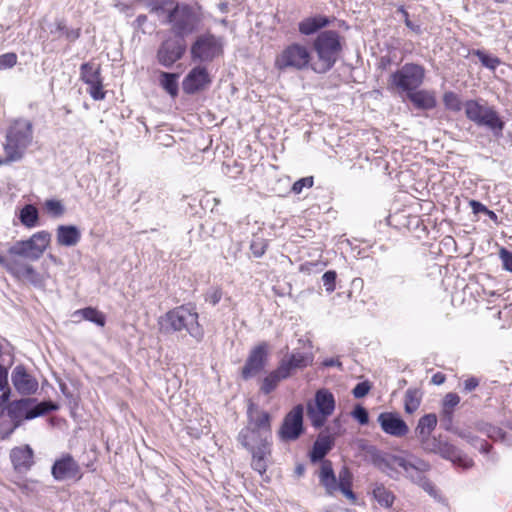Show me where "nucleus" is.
Returning <instances> with one entry per match:
<instances>
[{
    "label": "nucleus",
    "instance_id": "obj_17",
    "mask_svg": "<svg viewBox=\"0 0 512 512\" xmlns=\"http://www.w3.org/2000/svg\"><path fill=\"white\" fill-rule=\"evenodd\" d=\"M32 400L21 399L14 401L8 406V415L15 421L22 419H33L45 413L46 408L43 404L36 405L31 408Z\"/></svg>",
    "mask_w": 512,
    "mask_h": 512
},
{
    "label": "nucleus",
    "instance_id": "obj_29",
    "mask_svg": "<svg viewBox=\"0 0 512 512\" xmlns=\"http://www.w3.org/2000/svg\"><path fill=\"white\" fill-rule=\"evenodd\" d=\"M303 432V408L301 405L290 411V441L297 439Z\"/></svg>",
    "mask_w": 512,
    "mask_h": 512
},
{
    "label": "nucleus",
    "instance_id": "obj_2",
    "mask_svg": "<svg viewBox=\"0 0 512 512\" xmlns=\"http://www.w3.org/2000/svg\"><path fill=\"white\" fill-rule=\"evenodd\" d=\"M372 461L379 470L393 479H397L398 468H401L413 483L419 485L431 497L438 498L437 489L425 476V473L430 470V464L427 461L414 455L402 457L392 454L383 455L378 452L373 455Z\"/></svg>",
    "mask_w": 512,
    "mask_h": 512
},
{
    "label": "nucleus",
    "instance_id": "obj_41",
    "mask_svg": "<svg viewBox=\"0 0 512 512\" xmlns=\"http://www.w3.org/2000/svg\"><path fill=\"white\" fill-rule=\"evenodd\" d=\"M443 102L445 107L451 111L457 112L462 109L460 97L454 92H446L443 96Z\"/></svg>",
    "mask_w": 512,
    "mask_h": 512
},
{
    "label": "nucleus",
    "instance_id": "obj_44",
    "mask_svg": "<svg viewBox=\"0 0 512 512\" xmlns=\"http://www.w3.org/2000/svg\"><path fill=\"white\" fill-rule=\"evenodd\" d=\"M17 63L15 53H6L0 56V70L12 68Z\"/></svg>",
    "mask_w": 512,
    "mask_h": 512
},
{
    "label": "nucleus",
    "instance_id": "obj_19",
    "mask_svg": "<svg viewBox=\"0 0 512 512\" xmlns=\"http://www.w3.org/2000/svg\"><path fill=\"white\" fill-rule=\"evenodd\" d=\"M418 439L425 452L439 454L441 457L452 461L456 460L457 451L453 445L442 441L440 438L431 436V434H428L426 437L422 436Z\"/></svg>",
    "mask_w": 512,
    "mask_h": 512
},
{
    "label": "nucleus",
    "instance_id": "obj_11",
    "mask_svg": "<svg viewBox=\"0 0 512 512\" xmlns=\"http://www.w3.org/2000/svg\"><path fill=\"white\" fill-rule=\"evenodd\" d=\"M335 410V398L327 389H320L315 394V405L309 404L307 416L315 428H321Z\"/></svg>",
    "mask_w": 512,
    "mask_h": 512
},
{
    "label": "nucleus",
    "instance_id": "obj_35",
    "mask_svg": "<svg viewBox=\"0 0 512 512\" xmlns=\"http://www.w3.org/2000/svg\"><path fill=\"white\" fill-rule=\"evenodd\" d=\"M373 496L375 500L385 508H390L395 500L394 494L381 484L374 487Z\"/></svg>",
    "mask_w": 512,
    "mask_h": 512
},
{
    "label": "nucleus",
    "instance_id": "obj_45",
    "mask_svg": "<svg viewBox=\"0 0 512 512\" xmlns=\"http://www.w3.org/2000/svg\"><path fill=\"white\" fill-rule=\"evenodd\" d=\"M313 182L314 181H313L312 176L301 178L293 184L292 191L296 194H300L302 192L303 188L312 187Z\"/></svg>",
    "mask_w": 512,
    "mask_h": 512
},
{
    "label": "nucleus",
    "instance_id": "obj_55",
    "mask_svg": "<svg viewBox=\"0 0 512 512\" xmlns=\"http://www.w3.org/2000/svg\"><path fill=\"white\" fill-rule=\"evenodd\" d=\"M279 435L281 439L287 440L288 439V414H286L283 418L282 426L279 431Z\"/></svg>",
    "mask_w": 512,
    "mask_h": 512
},
{
    "label": "nucleus",
    "instance_id": "obj_60",
    "mask_svg": "<svg viewBox=\"0 0 512 512\" xmlns=\"http://www.w3.org/2000/svg\"><path fill=\"white\" fill-rule=\"evenodd\" d=\"M485 214H486V215H487V216H488L492 221L497 222L498 217H497V215H496L493 211H491V210H489V209H488V210H487V212H486Z\"/></svg>",
    "mask_w": 512,
    "mask_h": 512
},
{
    "label": "nucleus",
    "instance_id": "obj_40",
    "mask_svg": "<svg viewBox=\"0 0 512 512\" xmlns=\"http://www.w3.org/2000/svg\"><path fill=\"white\" fill-rule=\"evenodd\" d=\"M0 391L2 392V395L0 396L1 402H7L9 400L11 390L8 384V371L2 365H0Z\"/></svg>",
    "mask_w": 512,
    "mask_h": 512
},
{
    "label": "nucleus",
    "instance_id": "obj_30",
    "mask_svg": "<svg viewBox=\"0 0 512 512\" xmlns=\"http://www.w3.org/2000/svg\"><path fill=\"white\" fill-rule=\"evenodd\" d=\"M330 22L331 19L327 16L317 15L309 17L300 23L299 32H317L319 29L328 26Z\"/></svg>",
    "mask_w": 512,
    "mask_h": 512
},
{
    "label": "nucleus",
    "instance_id": "obj_16",
    "mask_svg": "<svg viewBox=\"0 0 512 512\" xmlns=\"http://www.w3.org/2000/svg\"><path fill=\"white\" fill-rule=\"evenodd\" d=\"M81 79L89 86L88 92L94 100H102L105 97L100 67L94 63H84L81 66Z\"/></svg>",
    "mask_w": 512,
    "mask_h": 512
},
{
    "label": "nucleus",
    "instance_id": "obj_33",
    "mask_svg": "<svg viewBox=\"0 0 512 512\" xmlns=\"http://www.w3.org/2000/svg\"><path fill=\"white\" fill-rule=\"evenodd\" d=\"M437 425V417L435 414H426L419 419L416 427L417 437H426L431 434Z\"/></svg>",
    "mask_w": 512,
    "mask_h": 512
},
{
    "label": "nucleus",
    "instance_id": "obj_58",
    "mask_svg": "<svg viewBox=\"0 0 512 512\" xmlns=\"http://www.w3.org/2000/svg\"><path fill=\"white\" fill-rule=\"evenodd\" d=\"M278 63L281 68H285L288 66V56L286 55V51L283 52L281 58L278 60Z\"/></svg>",
    "mask_w": 512,
    "mask_h": 512
},
{
    "label": "nucleus",
    "instance_id": "obj_1",
    "mask_svg": "<svg viewBox=\"0 0 512 512\" xmlns=\"http://www.w3.org/2000/svg\"><path fill=\"white\" fill-rule=\"evenodd\" d=\"M247 416V426L240 431L238 441L251 453L252 468L263 475L271 455L269 415L260 411L253 402L249 401Z\"/></svg>",
    "mask_w": 512,
    "mask_h": 512
},
{
    "label": "nucleus",
    "instance_id": "obj_64",
    "mask_svg": "<svg viewBox=\"0 0 512 512\" xmlns=\"http://www.w3.org/2000/svg\"><path fill=\"white\" fill-rule=\"evenodd\" d=\"M493 1H494V2H496V3H505V2H507L508 0H493Z\"/></svg>",
    "mask_w": 512,
    "mask_h": 512
},
{
    "label": "nucleus",
    "instance_id": "obj_12",
    "mask_svg": "<svg viewBox=\"0 0 512 512\" xmlns=\"http://www.w3.org/2000/svg\"><path fill=\"white\" fill-rule=\"evenodd\" d=\"M424 71L419 65L406 64L390 77L391 84L401 91L412 92L423 81Z\"/></svg>",
    "mask_w": 512,
    "mask_h": 512
},
{
    "label": "nucleus",
    "instance_id": "obj_47",
    "mask_svg": "<svg viewBox=\"0 0 512 512\" xmlns=\"http://www.w3.org/2000/svg\"><path fill=\"white\" fill-rule=\"evenodd\" d=\"M47 211L54 216H60L64 213V207L58 200H47L45 203Z\"/></svg>",
    "mask_w": 512,
    "mask_h": 512
},
{
    "label": "nucleus",
    "instance_id": "obj_20",
    "mask_svg": "<svg viewBox=\"0 0 512 512\" xmlns=\"http://www.w3.org/2000/svg\"><path fill=\"white\" fill-rule=\"evenodd\" d=\"M11 380L15 389L22 395L34 394L38 389L37 380L21 365L12 371Z\"/></svg>",
    "mask_w": 512,
    "mask_h": 512
},
{
    "label": "nucleus",
    "instance_id": "obj_54",
    "mask_svg": "<svg viewBox=\"0 0 512 512\" xmlns=\"http://www.w3.org/2000/svg\"><path fill=\"white\" fill-rule=\"evenodd\" d=\"M469 205L473 211L474 214H478V213H486L488 208L483 205L482 203L476 201V200H471L469 202Z\"/></svg>",
    "mask_w": 512,
    "mask_h": 512
},
{
    "label": "nucleus",
    "instance_id": "obj_25",
    "mask_svg": "<svg viewBox=\"0 0 512 512\" xmlns=\"http://www.w3.org/2000/svg\"><path fill=\"white\" fill-rule=\"evenodd\" d=\"M57 242L61 246H75L81 238V233L76 226L60 225L57 228Z\"/></svg>",
    "mask_w": 512,
    "mask_h": 512
},
{
    "label": "nucleus",
    "instance_id": "obj_56",
    "mask_svg": "<svg viewBox=\"0 0 512 512\" xmlns=\"http://www.w3.org/2000/svg\"><path fill=\"white\" fill-rule=\"evenodd\" d=\"M478 385L479 381L474 377H471L464 381V389L467 392L473 391Z\"/></svg>",
    "mask_w": 512,
    "mask_h": 512
},
{
    "label": "nucleus",
    "instance_id": "obj_32",
    "mask_svg": "<svg viewBox=\"0 0 512 512\" xmlns=\"http://www.w3.org/2000/svg\"><path fill=\"white\" fill-rule=\"evenodd\" d=\"M21 223L27 228H34L38 225L39 214L35 206L31 204L25 205L19 214Z\"/></svg>",
    "mask_w": 512,
    "mask_h": 512
},
{
    "label": "nucleus",
    "instance_id": "obj_42",
    "mask_svg": "<svg viewBox=\"0 0 512 512\" xmlns=\"http://www.w3.org/2000/svg\"><path fill=\"white\" fill-rule=\"evenodd\" d=\"M266 247L267 244L265 239L255 235L250 244V250L254 257H261L265 253Z\"/></svg>",
    "mask_w": 512,
    "mask_h": 512
},
{
    "label": "nucleus",
    "instance_id": "obj_57",
    "mask_svg": "<svg viewBox=\"0 0 512 512\" xmlns=\"http://www.w3.org/2000/svg\"><path fill=\"white\" fill-rule=\"evenodd\" d=\"M323 365L325 367H334V366H336V367L341 368L342 363L338 359L330 358V359H325L323 361Z\"/></svg>",
    "mask_w": 512,
    "mask_h": 512
},
{
    "label": "nucleus",
    "instance_id": "obj_31",
    "mask_svg": "<svg viewBox=\"0 0 512 512\" xmlns=\"http://www.w3.org/2000/svg\"><path fill=\"white\" fill-rule=\"evenodd\" d=\"M287 375L288 368L281 366V368H279L277 371H274L265 377L261 386V390L266 394L270 393L276 388L279 381L282 378H286Z\"/></svg>",
    "mask_w": 512,
    "mask_h": 512
},
{
    "label": "nucleus",
    "instance_id": "obj_7",
    "mask_svg": "<svg viewBox=\"0 0 512 512\" xmlns=\"http://www.w3.org/2000/svg\"><path fill=\"white\" fill-rule=\"evenodd\" d=\"M31 142V122L24 119L14 121L6 136V144L4 146L6 153L5 162L20 160Z\"/></svg>",
    "mask_w": 512,
    "mask_h": 512
},
{
    "label": "nucleus",
    "instance_id": "obj_9",
    "mask_svg": "<svg viewBox=\"0 0 512 512\" xmlns=\"http://www.w3.org/2000/svg\"><path fill=\"white\" fill-rule=\"evenodd\" d=\"M161 6L162 8L157 13L167 14V21L178 29L192 30L200 20L198 8H192L188 5H174L172 0L163 3Z\"/></svg>",
    "mask_w": 512,
    "mask_h": 512
},
{
    "label": "nucleus",
    "instance_id": "obj_23",
    "mask_svg": "<svg viewBox=\"0 0 512 512\" xmlns=\"http://www.w3.org/2000/svg\"><path fill=\"white\" fill-rule=\"evenodd\" d=\"M334 445L333 436L329 430H323L314 442L312 451L310 453L311 461H323L325 455L332 449Z\"/></svg>",
    "mask_w": 512,
    "mask_h": 512
},
{
    "label": "nucleus",
    "instance_id": "obj_36",
    "mask_svg": "<svg viewBox=\"0 0 512 512\" xmlns=\"http://www.w3.org/2000/svg\"><path fill=\"white\" fill-rule=\"evenodd\" d=\"M74 315H80L83 319L93 322L101 327L105 325V315L102 312L91 307L77 310L74 313Z\"/></svg>",
    "mask_w": 512,
    "mask_h": 512
},
{
    "label": "nucleus",
    "instance_id": "obj_15",
    "mask_svg": "<svg viewBox=\"0 0 512 512\" xmlns=\"http://www.w3.org/2000/svg\"><path fill=\"white\" fill-rule=\"evenodd\" d=\"M313 361L314 353L311 340L307 336L300 337L290 353V370L303 369L312 365Z\"/></svg>",
    "mask_w": 512,
    "mask_h": 512
},
{
    "label": "nucleus",
    "instance_id": "obj_3",
    "mask_svg": "<svg viewBox=\"0 0 512 512\" xmlns=\"http://www.w3.org/2000/svg\"><path fill=\"white\" fill-rule=\"evenodd\" d=\"M36 260L22 240L9 247L6 254H0V265L14 278L35 287H42L44 286L43 276L28 262Z\"/></svg>",
    "mask_w": 512,
    "mask_h": 512
},
{
    "label": "nucleus",
    "instance_id": "obj_27",
    "mask_svg": "<svg viewBox=\"0 0 512 512\" xmlns=\"http://www.w3.org/2000/svg\"><path fill=\"white\" fill-rule=\"evenodd\" d=\"M314 57L310 56L306 47L300 45L290 46V66L298 69L310 67Z\"/></svg>",
    "mask_w": 512,
    "mask_h": 512
},
{
    "label": "nucleus",
    "instance_id": "obj_14",
    "mask_svg": "<svg viewBox=\"0 0 512 512\" xmlns=\"http://www.w3.org/2000/svg\"><path fill=\"white\" fill-rule=\"evenodd\" d=\"M268 350L269 346L266 342H261L251 349L241 371L243 379L247 380L254 377L264 368L267 361Z\"/></svg>",
    "mask_w": 512,
    "mask_h": 512
},
{
    "label": "nucleus",
    "instance_id": "obj_46",
    "mask_svg": "<svg viewBox=\"0 0 512 512\" xmlns=\"http://www.w3.org/2000/svg\"><path fill=\"white\" fill-rule=\"evenodd\" d=\"M352 416L355 418L361 425H366L369 421L368 412L367 410L361 406L357 405L355 406L354 410L352 411Z\"/></svg>",
    "mask_w": 512,
    "mask_h": 512
},
{
    "label": "nucleus",
    "instance_id": "obj_63",
    "mask_svg": "<svg viewBox=\"0 0 512 512\" xmlns=\"http://www.w3.org/2000/svg\"><path fill=\"white\" fill-rule=\"evenodd\" d=\"M145 20H146V17H145V16H139V17L137 18V21H138L139 23H141V22H143V21H145Z\"/></svg>",
    "mask_w": 512,
    "mask_h": 512
},
{
    "label": "nucleus",
    "instance_id": "obj_37",
    "mask_svg": "<svg viewBox=\"0 0 512 512\" xmlns=\"http://www.w3.org/2000/svg\"><path fill=\"white\" fill-rule=\"evenodd\" d=\"M177 74L163 72L161 74V83L163 88L172 96H175L178 91Z\"/></svg>",
    "mask_w": 512,
    "mask_h": 512
},
{
    "label": "nucleus",
    "instance_id": "obj_62",
    "mask_svg": "<svg viewBox=\"0 0 512 512\" xmlns=\"http://www.w3.org/2000/svg\"><path fill=\"white\" fill-rule=\"evenodd\" d=\"M219 7H220V10H221L222 12H224V11H226V9H227V4H226V3H221Z\"/></svg>",
    "mask_w": 512,
    "mask_h": 512
},
{
    "label": "nucleus",
    "instance_id": "obj_39",
    "mask_svg": "<svg viewBox=\"0 0 512 512\" xmlns=\"http://www.w3.org/2000/svg\"><path fill=\"white\" fill-rule=\"evenodd\" d=\"M473 54L478 57L483 66L490 70H495L501 63L499 58L489 55L481 50H475Z\"/></svg>",
    "mask_w": 512,
    "mask_h": 512
},
{
    "label": "nucleus",
    "instance_id": "obj_48",
    "mask_svg": "<svg viewBox=\"0 0 512 512\" xmlns=\"http://www.w3.org/2000/svg\"><path fill=\"white\" fill-rule=\"evenodd\" d=\"M371 389V385L368 381L358 383L352 390V394L355 398H363L366 396Z\"/></svg>",
    "mask_w": 512,
    "mask_h": 512
},
{
    "label": "nucleus",
    "instance_id": "obj_61",
    "mask_svg": "<svg viewBox=\"0 0 512 512\" xmlns=\"http://www.w3.org/2000/svg\"><path fill=\"white\" fill-rule=\"evenodd\" d=\"M304 472V467L302 465H298L295 469V473L299 476H301Z\"/></svg>",
    "mask_w": 512,
    "mask_h": 512
},
{
    "label": "nucleus",
    "instance_id": "obj_8",
    "mask_svg": "<svg viewBox=\"0 0 512 512\" xmlns=\"http://www.w3.org/2000/svg\"><path fill=\"white\" fill-rule=\"evenodd\" d=\"M466 117L478 126H484L499 135L504 129V122L494 110L487 104H481L476 100H469L464 104Z\"/></svg>",
    "mask_w": 512,
    "mask_h": 512
},
{
    "label": "nucleus",
    "instance_id": "obj_21",
    "mask_svg": "<svg viewBox=\"0 0 512 512\" xmlns=\"http://www.w3.org/2000/svg\"><path fill=\"white\" fill-rule=\"evenodd\" d=\"M381 429L394 437H403L408 433L407 424L396 414L383 412L378 416Z\"/></svg>",
    "mask_w": 512,
    "mask_h": 512
},
{
    "label": "nucleus",
    "instance_id": "obj_24",
    "mask_svg": "<svg viewBox=\"0 0 512 512\" xmlns=\"http://www.w3.org/2000/svg\"><path fill=\"white\" fill-rule=\"evenodd\" d=\"M51 241V234L47 231L34 233L29 239L22 240L26 247L32 252L36 259L44 254Z\"/></svg>",
    "mask_w": 512,
    "mask_h": 512
},
{
    "label": "nucleus",
    "instance_id": "obj_28",
    "mask_svg": "<svg viewBox=\"0 0 512 512\" xmlns=\"http://www.w3.org/2000/svg\"><path fill=\"white\" fill-rule=\"evenodd\" d=\"M408 98L418 109L429 110L436 106L435 96L425 90H419L415 92H409Z\"/></svg>",
    "mask_w": 512,
    "mask_h": 512
},
{
    "label": "nucleus",
    "instance_id": "obj_13",
    "mask_svg": "<svg viewBox=\"0 0 512 512\" xmlns=\"http://www.w3.org/2000/svg\"><path fill=\"white\" fill-rule=\"evenodd\" d=\"M186 50L183 34H173L162 42L157 52L158 62L164 67H171Z\"/></svg>",
    "mask_w": 512,
    "mask_h": 512
},
{
    "label": "nucleus",
    "instance_id": "obj_43",
    "mask_svg": "<svg viewBox=\"0 0 512 512\" xmlns=\"http://www.w3.org/2000/svg\"><path fill=\"white\" fill-rule=\"evenodd\" d=\"M223 297V291L220 287H211L205 293V301L210 303L211 305H217Z\"/></svg>",
    "mask_w": 512,
    "mask_h": 512
},
{
    "label": "nucleus",
    "instance_id": "obj_10",
    "mask_svg": "<svg viewBox=\"0 0 512 512\" xmlns=\"http://www.w3.org/2000/svg\"><path fill=\"white\" fill-rule=\"evenodd\" d=\"M193 62L209 63L223 53V43L213 34H200L190 49Z\"/></svg>",
    "mask_w": 512,
    "mask_h": 512
},
{
    "label": "nucleus",
    "instance_id": "obj_53",
    "mask_svg": "<svg viewBox=\"0 0 512 512\" xmlns=\"http://www.w3.org/2000/svg\"><path fill=\"white\" fill-rule=\"evenodd\" d=\"M325 430H329V433L333 436V440L337 435L341 434L342 425L340 418H335L330 426H328Z\"/></svg>",
    "mask_w": 512,
    "mask_h": 512
},
{
    "label": "nucleus",
    "instance_id": "obj_4",
    "mask_svg": "<svg viewBox=\"0 0 512 512\" xmlns=\"http://www.w3.org/2000/svg\"><path fill=\"white\" fill-rule=\"evenodd\" d=\"M198 313L187 306L176 307L158 319L159 329L163 333L187 331L188 334L201 341L204 330L198 321Z\"/></svg>",
    "mask_w": 512,
    "mask_h": 512
},
{
    "label": "nucleus",
    "instance_id": "obj_52",
    "mask_svg": "<svg viewBox=\"0 0 512 512\" xmlns=\"http://www.w3.org/2000/svg\"><path fill=\"white\" fill-rule=\"evenodd\" d=\"M394 17L398 21H404L409 29L414 30V26L409 19V15L403 7H399L396 9Z\"/></svg>",
    "mask_w": 512,
    "mask_h": 512
},
{
    "label": "nucleus",
    "instance_id": "obj_34",
    "mask_svg": "<svg viewBox=\"0 0 512 512\" xmlns=\"http://www.w3.org/2000/svg\"><path fill=\"white\" fill-rule=\"evenodd\" d=\"M422 393L419 389L410 388L405 392L404 408L409 414L414 413L420 406Z\"/></svg>",
    "mask_w": 512,
    "mask_h": 512
},
{
    "label": "nucleus",
    "instance_id": "obj_22",
    "mask_svg": "<svg viewBox=\"0 0 512 512\" xmlns=\"http://www.w3.org/2000/svg\"><path fill=\"white\" fill-rule=\"evenodd\" d=\"M79 471V465L69 455L57 460L52 467V475L58 481L77 477Z\"/></svg>",
    "mask_w": 512,
    "mask_h": 512
},
{
    "label": "nucleus",
    "instance_id": "obj_18",
    "mask_svg": "<svg viewBox=\"0 0 512 512\" xmlns=\"http://www.w3.org/2000/svg\"><path fill=\"white\" fill-rule=\"evenodd\" d=\"M211 83L210 75L204 66L194 67L183 80V90L188 94L205 90Z\"/></svg>",
    "mask_w": 512,
    "mask_h": 512
},
{
    "label": "nucleus",
    "instance_id": "obj_59",
    "mask_svg": "<svg viewBox=\"0 0 512 512\" xmlns=\"http://www.w3.org/2000/svg\"><path fill=\"white\" fill-rule=\"evenodd\" d=\"M432 382L434 384H437V385H440L444 382V376L440 373L438 374H435L433 377H432Z\"/></svg>",
    "mask_w": 512,
    "mask_h": 512
},
{
    "label": "nucleus",
    "instance_id": "obj_50",
    "mask_svg": "<svg viewBox=\"0 0 512 512\" xmlns=\"http://www.w3.org/2000/svg\"><path fill=\"white\" fill-rule=\"evenodd\" d=\"M499 257L502 261L503 268L509 272H512V252L502 248L499 252Z\"/></svg>",
    "mask_w": 512,
    "mask_h": 512
},
{
    "label": "nucleus",
    "instance_id": "obj_51",
    "mask_svg": "<svg viewBox=\"0 0 512 512\" xmlns=\"http://www.w3.org/2000/svg\"><path fill=\"white\" fill-rule=\"evenodd\" d=\"M167 1L168 0H138L139 3L149 9L151 12H158L160 8H162L161 5Z\"/></svg>",
    "mask_w": 512,
    "mask_h": 512
},
{
    "label": "nucleus",
    "instance_id": "obj_49",
    "mask_svg": "<svg viewBox=\"0 0 512 512\" xmlns=\"http://www.w3.org/2000/svg\"><path fill=\"white\" fill-rule=\"evenodd\" d=\"M336 273L334 271H327L322 276L323 285L328 292L335 289Z\"/></svg>",
    "mask_w": 512,
    "mask_h": 512
},
{
    "label": "nucleus",
    "instance_id": "obj_6",
    "mask_svg": "<svg viewBox=\"0 0 512 512\" xmlns=\"http://www.w3.org/2000/svg\"><path fill=\"white\" fill-rule=\"evenodd\" d=\"M314 50L316 57L311 62V69L316 73H326L334 66L341 52L337 34H318Z\"/></svg>",
    "mask_w": 512,
    "mask_h": 512
},
{
    "label": "nucleus",
    "instance_id": "obj_26",
    "mask_svg": "<svg viewBox=\"0 0 512 512\" xmlns=\"http://www.w3.org/2000/svg\"><path fill=\"white\" fill-rule=\"evenodd\" d=\"M11 460L15 469L27 470L33 464V451L29 446L15 448L11 452Z\"/></svg>",
    "mask_w": 512,
    "mask_h": 512
},
{
    "label": "nucleus",
    "instance_id": "obj_5",
    "mask_svg": "<svg viewBox=\"0 0 512 512\" xmlns=\"http://www.w3.org/2000/svg\"><path fill=\"white\" fill-rule=\"evenodd\" d=\"M319 483L324 487L325 491L329 495H333L340 491L346 498L351 501L356 500V496L352 491V473L347 467H342L335 475L332 462L329 460H323L320 464L317 472Z\"/></svg>",
    "mask_w": 512,
    "mask_h": 512
},
{
    "label": "nucleus",
    "instance_id": "obj_38",
    "mask_svg": "<svg viewBox=\"0 0 512 512\" xmlns=\"http://www.w3.org/2000/svg\"><path fill=\"white\" fill-rule=\"evenodd\" d=\"M460 402V397L456 393H448L443 400V414L451 421L453 409Z\"/></svg>",
    "mask_w": 512,
    "mask_h": 512
}]
</instances>
